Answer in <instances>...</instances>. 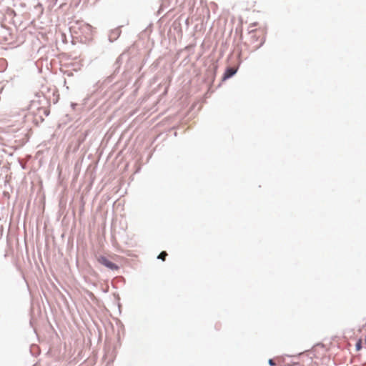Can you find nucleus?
<instances>
[{
	"instance_id": "obj_1",
	"label": "nucleus",
	"mask_w": 366,
	"mask_h": 366,
	"mask_svg": "<svg viewBox=\"0 0 366 366\" xmlns=\"http://www.w3.org/2000/svg\"><path fill=\"white\" fill-rule=\"evenodd\" d=\"M177 2V0H162L160 8L158 12L160 14L169 8V11H171L174 9V6Z\"/></svg>"
},
{
	"instance_id": "obj_9",
	"label": "nucleus",
	"mask_w": 366,
	"mask_h": 366,
	"mask_svg": "<svg viewBox=\"0 0 366 366\" xmlns=\"http://www.w3.org/2000/svg\"><path fill=\"white\" fill-rule=\"evenodd\" d=\"M269 364L270 365H272V366L275 365V363L274 362L273 360H272V359H270V360H269Z\"/></svg>"
},
{
	"instance_id": "obj_8",
	"label": "nucleus",
	"mask_w": 366,
	"mask_h": 366,
	"mask_svg": "<svg viewBox=\"0 0 366 366\" xmlns=\"http://www.w3.org/2000/svg\"><path fill=\"white\" fill-rule=\"evenodd\" d=\"M290 366H304V365L300 364V363H299V362H295V363L292 364Z\"/></svg>"
},
{
	"instance_id": "obj_7",
	"label": "nucleus",
	"mask_w": 366,
	"mask_h": 366,
	"mask_svg": "<svg viewBox=\"0 0 366 366\" xmlns=\"http://www.w3.org/2000/svg\"><path fill=\"white\" fill-rule=\"evenodd\" d=\"M355 346H356V350H357V351L360 350H361V348H362V340H359L357 341V342L356 343V345H355Z\"/></svg>"
},
{
	"instance_id": "obj_14",
	"label": "nucleus",
	"mask_w": 366,
	"mask_h": 366,
	"mask_svg": "<svg viewBox=\"0 0 366 366\" xmlns=\"http://www.w3.org/2000/svg\"><path fill=\"white\" fill-rule=\"evenodd\" d=\"M262 44H263V43H261V44H260V45H259V46H258L257 48H259L260 46H262Z\"/></svg>"
},
{
	"instance_id": "obj_4",
	"label": "nucleus",
	"mask_w": 366,
	"mask_h": 366,
	"mask_svg": "<svg viewBox=\"0 0 366 366\" xmlns=\"http://www.w3.org/2000/svg\"><path fill=\"white\" fill-rule=\"evenodd\" d=\"M121 34V30L119 28L112 30L109 34V40L110 42H113L117 40Z\"/></svg>"
},
{
	"instance_id": "obj_13",
	"label": "nucleus",
	"mask_w": 366,
	"mask_h": 366,
	"mask_svg": "<svg viewBox=\"0 0 366 366\" xmlns=\"http://www.w3.org/2000/svg\"><path fill=\"white\" fill-rule=\"evenodd\" d=\"M174 136H177V132H174Z\"/></svg>"
},
{
	"instance_id": "obj_6",
	"label": "nucleus",
	"mask_w": 366,
	"mask_h": 366,
	"mask_svg": "<svg viewBox=\"0 0 366 366\" xmlns=\"http://www.w3.org/2000/svg\"><path fill=\"white\" fill-rule=\"evenodd\" d=\"M167 256V253L165 251L162 252L159 256L158 259H162V261H164L166 259V257Z\"/></svg>"
},
{
	"instance_id": "obj_3",
	"label": "nucleus",
	"mask_w": 366,
	"mask_h": 366,
	"mask_svg": "<svg viewBox=\"0 0 366 366\" xmlns=\"http://www.w3.org/2000/svg\"><path fill=\"white\" fill-rule=\"evenodd\" d=\"M237 71V68L227 67L223 74L222 79L226 80L232 77Z\"/></svg>"
},
{
	"instance_id": "obj_11",
	"label": "nucleus",
	"mask_w": 366,
	"mask_h": 366,
	"mask_svg": "<svg viewBox=\"0 0 366 366\" xmlns=\"http://www.w3.org/2000/svg\"><path fill=\"white\" fill-rule=\"evenodd\" d=\"M89 293V295L91 297H94V295L92 292H88Z\"/></svg>"
},
{
	"instance_id": "obj_2",
	"label": "nucleus",
	"mask_w": 366,
	"mask_h": 366,
	"mask_svg": "<svg viewBox=\"0 0 366 366\" xmlns=\"http://www.w3.org/2000/svg\"><path fill=\"white\" fill-rule=\"evenodd\" d=\"M98 262L111 269H117L118 268V267L114 263L112 262L105 257H99L98 258Z\"/></svg>"
},
{
	"instance_id": "obj_12",
	"label": "nucleus",
	"mask_w": 366,
	"mask_h": 366,
	"mask_svg": "<svg viewBox=\"0 0 366 366\" xmlns=\"http://www.w3.org/2000/svg\"><path fill=\"white\" fill-rule=\"evenodd\" d=\"M185 24H186L187 25H189V19H185Z\"/></svg>"
},
{
	"instance_id": "obj_10",
	"label": "nucleus",
	"mask_w": 366,
	"mask_h": 366,
	"mask_svg": "<svg viewBox=\"0 0 366 366\" xmlns=\"http://www.w3.org/2000/svg\"><path fill=\"white\" fill-rule=\"evenodd\" d=\"M44 114H45L46 116H48L49 114V112L46 110V109H44Z\"/></svg>"
},
{
	"instance_id": "obj_5",
	"label": "nucleus",
	"mask_w": 366,
	"mask_h": 366,
	"mask_svg": "<svg viewBox=\"0 0 366 366\" xmlns=\"http://www.w3.org/2000/svg\"><path fill=\"white\" fill-rule=\"evenodd\" d=\"M79 29L81 30L82 34H85L86 35L89 34L92 32V26L84 22H81L79 24Z\"/></svg>"
}]
</instances>
